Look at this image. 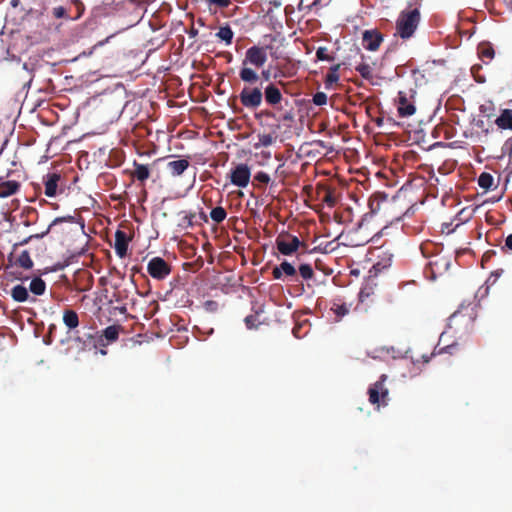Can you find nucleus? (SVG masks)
Segmentation results:
<instances>
[{
  "label": "nucleus",
  "instance_id": "8fccbe9b",
  "mask_svg": "<svg viewBox=\"0 0 512 512\" xmlns=\"http://www.w3.org/2000/svg\"><path fill=\"white\" fill-rule=\"evenodd\" d=\"M505 246L509 249V250H512V234L508 235L506 240H505Z\"/></svg>",
  "mask_w": 512,
  "mask_h": 512
},
{
  "label": "nucleus",
  "instance_id": "423d86ee",
  "mask_svg": "<svg viewBox=\"0 0 512 512\" xmlns=\"http://www.w3.org/2000/svg\"><path fill=\"white\" fill-rule=\"evenodd\" d=\"M266 61L267 53L265 48L254 45L247 49L245 58L242 61V66L250 64L256 68H261L266 63Z\"/></svg>",
  "mask_w": 512,
  "mask_h": 512
},
{
  "label": "nucleus",
  "instance_id": "a18cd8bd",
  "mask_svg": "<svg viewBox=\"0 0 512 512\" xmlns=\"http://www.w3.org/2000/svg\"><path fill=\"white\" fill-rule=\"evenodd\" d=\"M112 37H113V35H110V36H108L107 38H105L104 40H101V41L97 42V43H96V44L91 48V50H90L88 53L84 52V54H85V55H88V56H89V55H91V54L93 53V50H95L97 47L103 46L104 44L108 43V42H109V40H110Z\"/></svg>",
  "mask_w": 512,
  "mask_h": 512
},
{
  "label": "nucleus",
  "instance_id": "2f4dec72",
  "mask_svg": "<svg viewBox=\"0 0 512 512\" xmlns=\"http://www.w3.org/2000/svg\"><path fill=\"white\" fill-rule=\"evenodd\" d=\"M208 4L209 10L212 11L214 8L215 11L217 9H225L232 4V0H205Z\"/></svg>",
  "mask_w": 512,
  "mask_h": 512
},
{
  "label": "nucleus",
  "instance_id": "6e6d98bb",
  "mask_svg": "<svg viewBox=\"0 0 512 512\" xmlns=\"http://www.w3.org/2000/svg\"><path fill=\"white\" fill-rule=\"evenodd\" d=\"M99 349V352L102 354V355H106L107 354V351L105 350V348H98Z\"/></svg>",
  "mask_w": 512,
  "mask_h": 512
},
{
  "label": "nucleus",
  "instance_id": "1a4fd4ad",
  "mask_svg": "<svg viewBox=\"0 0 512 512\" xmlns=\"http://www.w3.org/2000/svg\"><path fill=\"white\" fill-rule=\"evenodd\" d=\"M383 41V36L376 30H366L363 33V47L369 51H376Z\"/></svg>",
  "mask_w": 512,
  "mask_h": 512
},
{
  "label": "nucleus",
  "instance_id": "3c124183",
  "mask_svg": "<svg viewBox=\"0 0 512 512\" xmlns=\"http://www.w3.org/2000/svg\"><path fill=\"white\" fill-rule=\"evenodd\" d=\"M261 75H262V77H263L265 80H269V78H270V72H269V70H264V71H262Z\"/></svg>",
  "mask_w": 512,
  "mask_h": 512
},
{
  "label": "nucleus",
  "instance_id": "c03bdc74",
  "mask_svg": "<svg viewBox=\"0 0 512 512\" xmlns=\"http://www.w3.org/2000/svg\"><path fill=\"white\" fill-rule=\"evenodd\" d=\"M27 217H28V220L25 221V225L29 226V225H31V222L35 221L33 218L36 219L38 217L37 210L35 208H29L27 210Z\"/></svg>",
  "mask_w": 512,
  "mask_h": 512
},
{
  "label": "nucleus",
  "instance_id": "393cba45",
  "mask_svg": "<svg viewBox=\"0 0 512 512\" xmlns=\"http://www.w3.org/2000/svg\"><path fill=\"white\" fill-rule=\"evenodd\" d=\"M239 77L242 81L247 83H254L259 79L258 74L253 69L247 67V65L242 66Z\"/></svg>",
  "mask_w": 512,
  "mask_h": 512
},
{
  "label": "nucleus",
  "instance_id": "09e8293b",
  "mask_svg": "<svg viewBox=\"0 0 512 512\" xmlns=\"http://www.w3.org/2000/svg\"><path fill=\"white\" fill-rule=\"evenodd\" d=\"M205 306L207 307V309L209 310H215L217 308V303L215 301H207L205 303Z\"/></svg>",
  "mask_w": 512,
  "mask_h": 512
},
{
  "label": "nucleus",
  "instance_id": "39448f33",
  "mask_svg": "<svg viewBox=\"0 0 512 512\" xmlns=\"http://www.w3.org/2000/svg\"><path fill=\"white\" fill-rule=\"evenodd\" d=\"M147 272L156 280H164L171 273V266L161 257H153L147 265Z\"/></svg>",
  "mask_w": 512,
  "mask_h": 512
},
{
  "label": "nucleus",
  "instance_id": "72a5a7b5",
  "mask_svg": "<svg viewBox=\"0 0 512 512\" xmlns=\"http://www.w3.org/2000/svg\"><path fill=\"white\" fill-rule=\"evenodd\" d=\"M322 201L328 206V207H334L336 205L337 199L334 194V191L330 188H326L324 190V195L322 197Z\"/></svg>",
  "mask_w": 512,
  "mask_h": 512
},
{
  "label": "nucleus",
  "instance_id": "e433bc0d",
  "mask_svg": "<svg viewBox=\"0 0 512 512\" xmlns=\"http://www.w3.org/2000/svg\"><path fill=\"white\" fill-rule=\"evenodd\" d=\"M299 273L301 277L305 280H310L314 277V271L309 264H301L299 266Z\"/></svg>",
  "mask_w": 512,
  "mask_h": 512
},
{
  "label": "nucleus",
  "instance_id": "aec40b11",
  "mask_svg": "<svg viewBox=\"0 0 512 512\" xmlns=\"http://www.w3.org/2000/svg\"><path fill=\"white\" fill-rule=\"evenodd\" d=\"M63 323L70 330L77 328L79 325V316L77 312L72 309L64 310Z\"/></svg>",
  "mask_w": 512,
  "mask_h": 512
},
{
  "label": "nucleus",
  "instance_id": "bb28decb",
  "mask_svg": "<svg viewBox=\"0 0 512 512\" xmlns=\"http://www.w3.org/2000/svg\"><path fill=\"white\" fill-rule=\"evenodd\" d=\"M16 265L23 269H31L33 267V261L30 257V254L27 250H24L20 253L15 261Z\"/></svg>",
  "mask_w": 512,
  "mask_h": 512
},
{
  "label": "nucleus",
  "instance_id": "f3484780",
  "mask_svg": "<svg viewBox=\"0 0 512 512\" xmlns=\"http://www.w3.org/2000/svg\"><path fill=\"white\" fill-rule=\"evenodd\" d=\"M265 100L269 105H277L282 100V94L278 87L269 84L264 91Z\"/></svg>",
  "mask_w": 512,
  "mask_h": 512
},
{
  "label": "nucleus",
  "instance_id": "cd10ccee",
  "mask_svg": "<svg viewBox=\"0 0 512 512\" xmlns=\"http://www.w3.org/2000/svg\"><path fill=\"white\" fill-rule=\"evenodd\" d=\"M227 217V212L226 210L221 207V206H217L215 208H213L210 212V218L217 224L223 222L225 220V218Z\"/></svg>",
  "mask_w": 512,
  "mask_h": 512
},
{
  "label": "nucleus",
  "instance_id": "a19ab883",
  "mask_svg": "<svg viewBox=\"0 0 512 512\" xmlns=\"http://www.w3.org/2000/svg\"><path fill=\"white\" fill-rule=\"evenodd\" d=\"M245 323L249 329L257 328L258 325L260 324V321L258 320V314L248 315L245 318Z\"/></svg>",
  "mask_w": 512,
  "mask_h": 512
},
{
  "label": "nucleus",
  "instance_id": "ddd939ff",
  "mask_svg": "<svg viewBox=\"0 0 512 512\" xmlns=\"http://www.w3.org/2000/svg\"><path fill=\"white\" fill-rule=\"evenodd\" d=\"M190 166V162L188 159H177L169 161L166 165V168L171 176L178 177L181 176Z\"/></svg>",
  "mask_w": 512,
  "mask_h": 512
},
{
  "label": "nucleus",
  "instance_id": "c756f323",
  "mask_svg": "<svg viewBox=\"0 0 512 512\" xmlns=\"http://www.w3.org/2000/svg\"><path fill=\"white\" fill-rule=\"evenodd\" d=\"M350 306L351 305H347L346 303H333L331 310L337 317L342 318L349 313Z\"/></svg>",
  "mask_w": 512,
  "mask_h": 512
},
{
  "label": "nucleus",
  "instance_id": "4468645a",
  "mask_svg": "<svg viewBox=\"0 0 512 512\" xmlns=\"http://www.w3.org/2000/svg\"><path fill=\"white\" fill-rule=\"evenodd\" d=\"M428 265L431 268L432 273L435 274L446 271L450 266V262L447 257L435 255L430 258Z\"/></svg>",
  "mask_w": 512,
  "mask_h": 512
},
{
  "label": "nucleus",
  "instance_id": "13d9d810",
  "mask_svg": "<svg viewBox=\"0 0 512 512\" xmlns=\"http://www.w3.org/2000/svg\"><path fill=\"white\" fill-rule=\"evenodd\" d=\"M293 334H294L296 337H298V336H297V330H296V329H294V330H293Z\"/></svg>",
  "mask_w": 512,
  "mask_h": 512
},
{
  "label": "nucleus",
  "instance_id": "f03ea898",
  "mask_svg": "<svg viewBox=\"0 0 512 512\" xmlns=\"http://www.w3.org/2000/svg\"><path fill=\"white\" fill-rule=\"evenodd\" d=\"M70 7L57 6L52 8L51 15L55 19L75 21L80 19L85 12V5L81 0H68Z\"/></svg>",
  "mask_w": 512,
  "mask_h": 512
},
{
  "label": "nucleus",
  "instance_id": "6e6552de",
  "mask_svg": "<svg viewBox=\"0 0 512 512\" xmlns=\"http://www.w3.org/2000/svg\"><path fill=\"white\" fill-rule=\"evenodd\" d=\"M251 171L247 164H238L230 172V181L233 185L245 188L250 181Z\"/></svg>",
  "mask_w": 512,
  "mask_h": 512
},
{
  "label": "nucleus",
  "instance_id": "2eb2a0df",
  "mask_svg": "<svg viewBox=\"0 0 512 512\" xmlns=\"http://www.w3.org/2000/svg\"><path fill=\"white\" fill-rule=\"evenodd\" d=\"M61 179L58 173H49L44 181L45 195L48 197H54L57 193L58 182Z\"/></svg>",
  "mask_w": 512,
  "mask_h": 512
},
{
  "label": "nucleus",
  "instance_id": "f257e3e1",
  "mask_svg": "<svg viewBox=\"0 0 512 512\" xmlns=\"http://www.w3.org/2000/svg\"><path fill=\"white\" fill-rule=\"evenodd\" d=\"M420 22V11L415 8L402 11L396 21V35L402 39H409L415 33Z\"/></svg>",
  "mask_w": 512,
  "mask_h": 512
},
{
  "label": "nucleus",
  "instance_id": "58836bf2",
  "mask_svg": "<svg viewBox=\"0 0 512 512\" xmlns=\"http://www.w3.org/2000/svg\"><path fill=\"white\" fill-rule=\"evenodd\" d=\"M316 57L320 61H332L333 57L328 54L326 47H319L316 51Z\"/></svg>",
  "mask_w": 512,
  "mask_h": 512
},
{
  "label": "nucleus",
  "instance_id": "864d4df0",
  "mask_svg": "<svg viewBox=\"0 0 512 512\" xmlns=\"http://www.w3.org/2000/svg\"><path fill=\"white\" fill-rule=\"evenodd\" d=\"M422 359H423V363H428L430 361V359H431V356L423 355Z\"/></svg>",
  "mask_w": 512,
  "mask_h": 512
},
{
  "label": "nucleus",
  "instance_id": "7ed1b4c3",
  "mask_svg": "<svg viewBox=\"0 0 512 512\" xmlns=\"http://www.w3.org/2000/svg\"><path fill=\"white\" fill-rule=\"evenodd\" d=\"M387 375L382 374L368 389L369 402L373 405H387L389 391L385 387Z\"/></svg>",
  "mask_w": 512,
  "mask_h": 512
},
{
  "label": "nucleus",
  "instance_id": "4d7b16f0",
  "mask_svg": "<svg viewBox=\"0 0 512 512\" xmlns=\"http://www.w3.org/2000/svg\"><path fill=\"white\" fill-rule=\"evenodd\" d=\"M508 5H512V0H504Z\"/></svg>",
  "mask_w": 512,
  "mask_h": 512
},
{
  "label": "nucleus",
  "instance_id": "412c9836",
  "mask_svg": "<svg viewBox=\"0 0 512 512\" xmlns=\"http://www.w3.org/2000/svg\"><path fill=\"white\" fill-rule=\"evenodd\" d=\"M496 125L501 129L512 130V110L505 109L495 121Z\"/></svg>",
  "mask_w": 512,
  "mask_h": 512
},
{
  "label": "nucleus",
  "instance_id": "a211bd4d",
  "mask_svg": "<svg viewBox=\"0 0 512 512\" xmlns=\"http://www.w3.org/2000/svg\"><path fill=\"white\" fill-rule=\"evenodd\" d=\"M19 188L20 183L14 180L0 182V198H6L17 193Z\"/></svg>",
  "mask_w": 512,
  "mask_h": 512
},
{
  "label": "nucleus",
  "instance_id": "c85d7f7f",
  "mask_svg": "<svg viewBox=\"0 0 512 512\" xmlns=\"http://www.w3.org/2000/svg\"><path fill=\"white\" fill-rule=\"evenodd\" d=\"M339 68H340V64H336V65L332 66L329 69V72L327 73L326 78H325V84H326L327 87L332 85L333 83L338 82V80H339V74H338Z\"/></svg>",
  "mask_w": 512,
  "mask_h": 512
},
{
  "label": "nucleus",
  "instance_id": "79ce46f5",
  "mask_svg": "<svg viewBox=\"0 0 512 512\" xmlns=\"http://www.w3.org/2000/svg\"><path fill=\"white\" fill-rule=\"evenodd\" d=\"M254 180L261 184L267 185L270 182V176L264 171H259L255 174Z\"/></svg>",
  "mask_w": 512,
  "mask_h": 512
},
{
  "label": "nucleus",
  "instance_id": "49530a36",
  "mask_svg": "<svg viewBox=\"0 0 512 512\" xmlns=\"http://www.w3.org/2000/svg\"><path fill=\"white\" fill-rule=\"evenodd\" d=\"M379 205H380V203L376 196L373 198H370L369 207H370L372 213H375L379 209Z\"/></svg>",
  "mask_w": 512,
  "mask_h": 512
},
{
  "label": "nucleus",
  "instance_id": "4c0bfd02",
  "mask_svg": "<svg viewBox=\"0 0 512 512\" xmlns=\"http://www.w3.org/2000/svg\"><path fill=\"white\" fill-rule=\"evenodd\" d=\"M280 269L283 271V274L286 275V276H289V277H294L296 276V269L295 267L287 262V261H283L281 264H280Z\"/></svg>",
  "mask_w": 512,
  "mask_h": 512
},
{
  "label": "nucleus",
  "instance_id": "c9c22d12",
  "mask_svg": "<svg viewBox=\"0 0 512 512\" xmlns=\"http://www.w3.org/2000/svg\"><path fill=\"white\" fill-rule=\"evenodd\" d=\"M258 138H259V143L255 145L256 148L269 147L275 141V137L272 134H262V135H259Z\"/></svg>",
  "mask_w": 512,
  "mask_h": 512
},
{
  "label": "nucleus",
  "instance_id": "37998d69",
  "mask_svg": "<svg viewBox=\"0 0 512 512\" xmlns=\"http://www.w3.org/2000/svg\"><path fill=\"white\" fill-rule=\"evenodd\" d=\"M196 217L195 213H188L182 218V226L188 228L194 225V218Z\"/></svg>",
  "mask_w": 512,
  "mask_h": 512
},
{
  "label": "nucleus",
  "instance_id": "f8f14e48",
  "mask_svg": "<svg viewBox=\"0 0 512 512\" xmlns=\"http://www.w3.org/2000/svg\"><path fill=\"white\" fill-rule=\"evenodd\" d=\"M63 222H71L72 223V222H74V217L70 216V215L64 216V217H57L50 223V225L44 231L30 235L26 239L22 240L18 245H25L33 238L41 239V238L45 237L50 232V230L52 229L53 226H55L59 223H63Z\"/></svg>",
  "mask_w": 512,
  "mask_h": 512
},
{
  "label": "nucleus",
  "instance_id": "0eeeda50",
  "mask_svg": "<svg viewBox=\"0 0 512 512\" xmlns=\"http://www.w3.org/2000/svg\"><path fill=\"white\" fill-rule=\"evenodd\" d=\"M240 102L246 108H257L262 103L263 94L261 90L257 87L255 88H247L245 87L240 95Z\"/></svg>",
  "mask_w": 512,
  "mask_h": 512
},
{
  "label": "nucleus",
  "instance_id": "603ef678",
  "mask_svg": "<svg viewBox=\"0 0 512 512\" xmlns=\"http://www.w3.org/2000/svg\"><path fill=\"white\" fill-rule=\"evenodd\" d=\"M199 217H200V219H201L202 221H204V222H208V217H207V215H206V213H205V212L201 211V212L199 213Z\"/></svg>",
  "mask_w": 512,
  "mask_h": 512
},
{
  "label": "nucleus",
  "instance_id": "dca6fc26",
  "mask_svg": "<svg viewBox=\"0 0 512 512\" xmlns=\"http://www.w3.org/2000/svg\"><path fill=\"white\" fill-rule=\"evenodd\" d=\"M133 166L134 169L131 172L132 178L143 184L150 177L151 172L149 166L136 161H134Z\"/></svg>",
  "mask_w": 512,
  "mask_h": 512
},
{
  "label": "nucleus",
  "instance_id": "9b49d317",
  "mask_svg": "<svg viewBox=\"0 0 512 512\" xmlns=\"http://www.w3.org/2000/svg\"><path fill=\"white\" fill-rule=\"evenodd\" d=\"M398 114L401 117H409L413 115L416 108L413 103L409 102L405 92L398 93Z\"/></svg>",
  "mask_w": 512,
  "mask_h": 512
},
{
  "label": "nucleus",
  "instance_id": "a878e982",
  "mask_svg": "<svg viewBox=\"0 0 512 512\" xmlns=\"http://www.w3.org/2000/svg\"><path fill=\"white\" fill-rule=\"evenodd\" d=\"M478 54L482 61H490L494 57V49L490 44L481 43L478 46Z\"/></svg>",
  "mask_w": 512,
  "mask_h": 512
},
{
  "label": "nucleus",
  "instance_id": "20e7f679",
  "mask_svg": "<svg viewBox=\"0 0 512 512\" xmlns=\"http://www.w3.org/2000/svg\"><path fill=\"white\" fill-rule=\"evenodd\" d=\"M278 251L283 255H292L300 246H305L297 236L289 233H282L276 238Z\"/></svg>",
  "mask_w": 512,
  "mask_h": 512
},
{
  "label": "nucleus",
  "instance_id": "ea45409f",
  "mask_svg": "<svg viewBox=\"0 0 512 512\" xmlns=\"http://www.w3.org/2000/svg\"><path fill=\"white\" fill-rule=\"evenodd\" d=\"M312 102L316 106H322L327 103V95L324 92H316L313 95Z\"/></svg>",
  "mask_w": 512,
  "mask_h": 512
},
{
  "label": "nucleus",
  "instance_id": "5fc2aeb1",
  "mask_svg": "<svg viewBox=\"0 0 512 512\" xmlns=\"http://www.w3.org/2000/svg\"><path fill=\"white\" fill-rule=\"evenodd\" d=\"M283 120H292V115L290 113H287L286 115H284Z\"/></svg>",
  "mask_w": 512,
  "mask_h": 512
},
{
  "label": "nucleus",
  "instance_id": "b1692460",
  "mask_svg": "<svg viewBox=\"0 0 512 512\" xmlns=\"http://www.w3.org/2000/svg\"><path fill=\"white\" fill-rule=\"evenodd\" d=\"M221 41H224L226 45H230L233 40L234 33L229 25L221 26L215 35Z\"/></svg>",
  "mask_w": 512,
  "mask_h": 512
},
{
  "label": "nucleus",
  "instance_id": "7c9ffc66",
  "mask_svg": "<svg viewBox=\"0 0 512 512\" xmlns=\"http://www.w3.org/2000/svg\"><path fill=\"white\" fill-rule=\"evenodd\" d=\"M494 179L493 176L487 172H483L480 174L478 178V185L483 189H490L493 185Z\"/></svg>",
  "mask_w": 512,
  "mask_h": 512
},
{
  "label": "nucleus",
  "instance_id": "4be33fe9",
  "mask_svg": "<svg viewBox=\"0 0 512 512\" xmlns=\"http://www.w3.org/2000/svg\"><path fill=\"white\" fill-rule=\"evenodd\" d=\"M11 297L16 302H25L29 300V292L28 289L23 285H16L11 290Z\"/></svg>",
  "mask_w": 512,
  "mask_h": 512
},
{
  "label": "nucleus",
  "instance_id": "de8ad7c7",
  "mask_svg": "<svg viewBox=\"0 0 512 512\" xmlns=\"http://www.w3.org/2000/svg\"><path fill=\"white\" fill-rule=\"evenodd\" d=\"M272 275H273V278L274 279H281L282 276L284 275L283 274V271L280 269V265L279 266H275L272 270Z\"/></svg>",
  "mask_w": 512,
  "mask_h": 512
},
{
  "label": "nucleus",
  "instance_id": "473e14b6",
  "mask_svg": "<svg viewBox=\"0 0 512 512\" xmlns=\"http://www.w3.org/2000/svg\"><path fill=\"white\" fill-rule=\"evenodd\" d=\"M355 70L357 72H359V74L364 78V79H371L372 78V68L369 64L367 63H360L358 64L356 67H355Z\"/></svg>",
  "mask_w": 512,
  "mask_h": 512
},
{
  "label": "nucleus",
  "instance_id": "6ab92c4d",
  "mask_svg": "<svg viewBox=\"0 0 512 512\" xmlns=\"http://www.w3.org/2000/svg\"><path fill=\"white\" fill-rule=\"evenodd\" d=\"M120 330V325H111L102 330V332L99 335H101V337H103L106 340V344H111L117 341Z\"/></svg>",
  "mask_w": 512,
  "mask_h": 512
},
{
  "label": "nucleus",
  "instance_id": "5701e85b",
  "mask_svg": "<svg viewBox=\"0 0 512 512\" xmlns=\"http://www.w3.org/2000/svg\"><path fill=\"white\" fill-rule=\"evenodd\" d=\"M29 290L37 296L43 295L46 290V283L40 277H35L32 279L29 285Z\"/></svg>",
  "mask_w": 512,
  "mask_h": 512
},
{
  "label": "nucleus",
  "instance_id": "9d476101",
  "mask_svg": "<svg viewBox=\"0 0 512 512\" xmlns=\"http://www.w3.org/2000/svg\"><path fill=\"white\" fill-rule=\"evenodd\" d=\"M131 239L132 238L123 230L118 229L115 232L114 249L120 258H124L127 255L128 245Z\"/></svg>",
  "mask_w": 512,
  "mask_h": 512
},
{
  "label": "nucleus",
  "instance_id": "f704fd0d",
  "mask_svg": "<svg viewBox=\"0 0 512 512\" xmlns=\"http://www.w3.org/2000/svg\"><path fill=\"white\" fill-rule=\"evenodd\" d=\"M87 339L92 341L93 347L95 349L106 348L109 345V344H106V340L103 337H101V335H99L98 333L95 335L88 334Z\"/></svg>",
  "mask_w": 512,
  "mask_h": 512
}]
</instances>
